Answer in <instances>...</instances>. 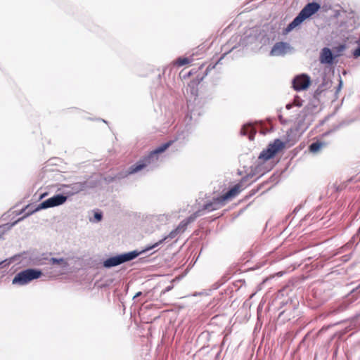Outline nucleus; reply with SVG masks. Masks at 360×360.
Segmentation results:
<instances>
[{
	"label": "nucleus",
	"instance_id": "1",
	"mask_svg": "<svg viewBox=\"0 0 360 360\" xmlns=\"http://www.w3.org/2000/svg\"><path fill=\"white\" fill-rule=\"evenodd\" d=\"M173 142L174 141H169L156 148L148 156L140 160L136 164L131 165L127 171L126 175L135 174L144 168H148V169L152 168L154 166L153 164L155 162L158 160V155L163 153Z\"/></svg>",
	"mask_w": 360,
	"mask_h": 360
},
{
	"label": "nucleus",
	"instance_id": "2",
	"mask_svg": "<svg viewBox=\"0 0 360 360\" xmlns=\"http://www.w3.org/2000/svg\"><path fill=\"white\" fill-rule=\"evenodd\" d=\"M67 199H68V196L67 195H62V194H57V195H53V197L43 201L42 202H41L39 205H38L35 209L31 210V211H29L24 217L18 219V220H16L15 221H14L13 224H11V225L9 224H6L4 226H1L0 227V230L1 229H5V226H7L8 229H11L12 226H13L14 225H15L18 221L22 220L24 218H25L26 217L37 212V211H39L41 210H44V209H47V208H50V207H56V206H59V205H61L63 204H64L66 201H67Z\"/></svg>",
	"mask_w": 360,
	"mask_h": 360
},
{
	"label": "nucleus",
	"instance_id": "3",
	"mask_svg": "<svg viewBox=\"0 0 360 360\" xmlns=\"http://www.w3.org/2000/svg\"><path fill=\"white\" fill-rule=\"evenodd\" d=\"M320 9V5L316 2L307 4L299 13L297 16L287 26L285 32H289L300 25L304 20L316 13Z\"/></svg>",
	"mask_w": 360,
	"mask_h": 360
},
{
	"label": "nucleus",
	"instance_id": "4",
	"mask_svg": "<svg viewBox=\"0 0 360 360\" xmlns=\"http://www.w3.org/2000/svg\"><path fill=\"white\" fill-rule=\"evenodd\" d=\"M240 192V186L236 184L222 196L214 198L212 202L205 205L204 209L209 212L218 210L224 205L226 200L236 197Z\"/></svg>",
	"mask_w": 360,
	"mask_h": 360
},
{
	"label": "nucleus",
	"instance_id": "5",
	"mask_svg": "<svg viewBox=\"0 0 360 360\" xmlns=\"http://www.w3.org/2000/svg\"><path fill=\"white\" fill-rule=\"evenodd\" d=\"M41 271L35 269H27L18 273L12 281L14 285H24L30 281L39 278Z\"/></svg>",
	"mask_w": 360,
	"mask_h": 360
},
{
	"label": "nucleus",
	"instance_id": "6",
	"mask_svg": "<svg viewBox=\"0 0 360 360\" xmlns=\"http://www.w3.org/2000/svg\"><path fill=\"white\" fill-rule=\"evenodd\" d=\"M140 255V252L134 250L127 253L111 257L103 262V266L111 268L124 262L131 261Z\"/></svg>",
	"mask_w": 360,
	"mask_h": 360
},
{
	"label": "nucleus",
	"instance_id": "7",
	"mask_svg": "<svg viewBox=\"0 0 360 360\" xmlns=\"http://www.w3.org/2000/svg\"><path fill=\"white\" fill-rule=\"evenodd\" d=\"M285 147V143L277 139L272 143L269 144L266 149L263 150L259 156V159L268 160L278 153Z\"/></svg>",
	"mask_w": 360,
	"mask_h": 360
},
{
	"label": "nucleus",
	"instance_id": "8",
	"mask_svg": "<svg viewBox=\"0 0 360 360\" xmlns=\"http://www.w3.org/2000/svg\"><path fill=\"white\" fill-rule=\"evenodd\" d=\"M311 83L309 76L306 74H301L296 76L292 80V86L297 91L307 89Z\"/></svg>",
	"mask_w": 360,
	"mask_h": 360
},
{
	"label": "nucleus",
	"instance_id": "9",
	"mask_svg": "<svg viewBox=\"0 0 360 360\" xmlns=\"http://www.w3.org/2000/svg\"><path fill=\"white\" fill-rule=\"evenodd\" d=\"M292 48L288 43L286 42H277L272 47L270 55L272 56H284L287 53L291 51Z\"/></svg>",
	"mask_w": 360,
	"mask_h": 360
},
{
	"label": "nucleus",
	"instance_id": "10",
	"mask_svg": "<svg viewBox=\"0 0 360 360\" xmlns=\"http://www.w3.org/2000/svg\"><path fill=\"white\" fill-rule=\"evenodd\" d=\"M69 190L66 191L65 193L68 195H73L84 190L86 188L85 182H77L69 186H65Z\"/></svg>",
	"mask_w": 360,
	"mask_h": 360
},
{
	"label": "nucleus",
	"instance_id": "11",
	"mask_svg": "<svg viewBox=\"0 0 360 360\" xmlns=\"http://www.w3.org/2000/svg\"><path fill=\"white\" fill-rule=\"evenodd\" d=\"M334 57L329 48H323L319 56L320 63L322 64H332Z\"/></svg>",
	"mask_w": 360,
	"mask_h": 360
},
{
	"label": "nucleus",
	"instance_id": "12",
	"mask_svg": "<svg viewBox=\"0 0 360 360\" xmlns=\"http://www.w3.org/2000/svg\"><path fill=\"white\" fill-rule=\"evenodd\" d=\"M50 263L56 267L60 268V273L63 274L68 267V262L66 259L64 258H54L52 257L49 260Z\"/></svg>",
	"mask_w": 360,
	"mask_h": 360
},
{
	"label": "nucleus",
	"instance_id": "13",
	"mask_svg": "<svg viewBox=\"0 0 360 360\" xmlns=\"http://www.w3.org/2000/svg\"><path fill=\"white\" fill-rule=\"evenodd\" d=\"M240 134L243 136H248L250 140H253L255 130L251 124H245L241 129Z\"/></svg>",
	"mask_w": 360,
	"mask_h": 360
},
{
	"label": "nucleus",
	"instance_id": "14",
	"mask_svg": "<svg viewBox=\"0 0 360 360\" xmlns=\"http://www.w3.org/2000/svg\"><path fill=\"white\" fill-rule=\"evenodd\" d=\"M195 218H196V216L194 215V216L189 217L188 218H187L185 220H183L179 224V225L177 226V228H176L177 231H179V233H183L186 230L187 225L188 224L191 223L192 221H193Z\"/></svg>",
	"mask_w": 360,
	"mask_h": 360
},
{
	"label": "nucleus",
	"instance_id": "15",
	"mask_svg": "<svg viewBox=\"0 0 360 360\" xmlns=\"http://www.w3.org/2000/svg\"><path fill=\"white\" fill-rule=\"evenodd\" d=\"M179 233V231H177V229H175L174 230L172 231L169 234L165 237L163 239L160 240L158 243H155L154 245H153L150 248H148V250H151L155 247H157L159 244H161L164 240H167V238H174Z\"/></svg>",
	"mask_w": 360,
	"mask_h": 360
},
{
	"label": "nucleus",
	"instance_id": "16",
	"mask_svg": "<svg viewBox=\"0 0 360 360\" xmlns=\"http://www.w3.org/2000/svg\"><path fill=\"white\" fill-rule=\"evenodd\" d=\"M324 146H325L324 143L316 141L310 145L309 150L311 153H316L320 149H321Z\"/></svg>",
	"mask_w": 360,
	"mask_h": 360
},
{
	"label": "nucleus",
	"instance_id": "17",
	"mask_svg": "<svg viewBox=\"0 0 360 360\" xmlns=\"http://www.w3.org/2000/svg\"><path fill=\"white\" fill-rule=\"evenodd\" d=\"M190 63L188 58H179L176 60V64L179 66H182Z\"/></svg>",
	"mask_w": 360,
	"mask_h": 360
},
{
	"label": "nucleus",
	"instance_id": "18",
	"mask_svg": "<svg viewBox=\"0 0 360 360\" xmlns=\"http://www.w3.org/2000/svg\"><path fill=\"white\" fill-rule=\"evenodd\" d=\"M94 217L97 221H99L102 219L101 213L96 212L94 214Z\"/></svg>",
	"mask_w": 360,
	"mask_h": 360
},
{
	"label": "nucleus",
	"instance_id": "19",
	"mask_svg": "<svg viewBox=\"0 0 360 360\" xmlns=\"http://www.w3.org/2000/svg\"><path fill=\"white\" fill-rule=\"evenodd\" d=\"M141 295V292H137L134 296V299L138 297L139 296H140Z\"/></svg>",
	"mask_w": 360,
	"mask_h": 360
},
{
	"label": "nucleus",
	"instance_id": "20",
	"mask_svg": "<svg viewBox=\"0 0 360 360\" xmlns=\"http://www.w3.org/2000/svg\"><path fill=\"white\" fill-rule=\"evenodd\" d=\"M342 85V82L341 79H340V83H339V86H338V90L340 89Z\"/></svg>",
	"mask_w": 360,
	"mask_h": 360
},
{
	"label": "nucleus",
	"instance_id": "21",
	"mask_svg": "<svg viewBox=\"0 0 360 360\" xmlns=\"http://www.w3.org/2000/svg\"><path fill=\"white\" fill-rule=\"evenodd\" d=\"M295 105H296L297 106H300L302 104H301V103H300V101H295Z\"/></svg>",
	"mask_w": 360,
	"mask_h": 360
},
{
	"label": "nucleus",
	"instance_id": "22",
	"mask_svg": "<svg viewBox=\"0 0 360 360\" xmlns=\"http://www.w3.org/2000/svg\"><path fill=\"white\" fill-rule=\"evenodd\" d=\"M292 108V104L291 103H288L286 105V108L287 109H290Z\"/></svg>",
	"mask_w": 360,
	"mask_h": 360
},
{
	"label": "nucleus",
	"instance_id": "23",
	"mask_svg": "<svg viewBox=\"0 0 360 360\" xmlns=\"http://www.w3.org/2000/svg\"><path fill=\"white\" fill-rule=\"evenodd\" d=\"M44 196V194L41 195V198H42Z\"/></svg>",
	"mask_w": 360,
	"mask_h": 360
},
{
	"label": "nucleus",
	"instance_id": "24",
	"mask_svg": "<svg viewBox=\"0 0 360 360\" xmlns=\"http://www.w3.org/2000/svg\"><path fill=\"white\" fill-rule=\"evenodd\" d=\"M2 263H3V262H0V265H1V264H2Z\"/></svg>",
	"mask_w": 360,
	"mask_h": 360
}]
</instances>
